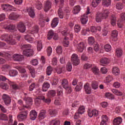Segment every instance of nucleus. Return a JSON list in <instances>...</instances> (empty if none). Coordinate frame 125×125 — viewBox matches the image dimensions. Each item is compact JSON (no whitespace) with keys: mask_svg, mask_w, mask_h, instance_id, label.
Listing matches in <instances>:
<instances>
[{"mask_svg":"<svg viewBox=\"0 0 125 125\" xmlns=\"http://www.w3.org/2000/svg\"><path fill=\"white\" fill-rule=\"evenodd\" d=\"M32 47V45L31 44H23L21 47V49H23V54L25 56H27V57H30L31 56H33L34 55V51L31 49Z\"/></svg>","mask_w":125,"mask_h":125,"instance_id":"nucleus-1","label":"nucleus"},{"mask_svg":"<svg viewBox=\"0 0 125 125\" xmlns=\"http://www.w3.org/2000/svg\"><path fill=\"white\" fill-rule=\"evenodd\" d=\"M110 12L108 10H104L102 13H98L96 15V21L98 23L101 22L103 19H107Z\"/></svg>","mask_w":125,"mask_h":125,"instance_id":"nucleus-2","label":"nucleus"},{"mask_svg":"<svg viewBox=\"0 0 125 125\" xmlns=\"http://www.w3.org/2000/svg\"><path fill=\"white\" fill-rule=\"evenodd\" d=\"M71 61L73 62V65L75 66H78L80 64V59L78 55L73 54L71 56Z\"/></svg>","mask_w":125,"mask_h":125,"instance_id":"nucleus-3","label":"nucleus"},{"mask_svg":"<svg viewBox=\"0 0 125 125\" xmlns=\"http://www.w3.org/2000/svg\"><path fill=\"white\" fill-rule=\"evenodd\" d=\"M89 11H90V9H89V7H87L86 14H84L83 16V17H82L81 19V22L83 25L86 24V22H87V15L90 13Z\"/></svg>","mask_w":125,"mask_h":125,"instance_id":"nucleus-4","label":"nucleus"},{"mask_svg":"<svg viewBox=\"0 0 125 125\" xmlns=\"http://www.w3.org/2000/svg\"><path fill=\"white\" fill-rule=\"evenodd\" d=\"M2 98L5 105H9L11 102V98L6 94H3Z\"/></svg>","mask_w":125,"mask_h":125,"instance_id":"nucleus-5","label":"nucleus"},{"mask_svg":"<svg viewBox=\"0 0 125 125\" xmlns=\"http://www.w3.org/2000/svg\"><path fill=\"white\" fill-rule=\"evenodd\" d=\"M12 58L14 61L21 62L24 60V56L19 54H16L13 55Z\"/></svg>","mask_w":125,"mask_h":125,"instance_id":"nucleus-6","label":"nucleus"},{"mask_svg":"<svg viewBox=\"0 0 125 125\" xmlns=\"http://www.w3.org/2000/svg\"><path fill=\"white\" fill-rule=\"evenodd\" d=\"M29 117L31 121H35L37 119V117H38V113L35 110H31L29 114Z\"/></svg>","mask_w":125,"mask_h":125,"instance_id":"nucleus-7","label":"nucleus"},{"mask_svg":"<svg viewBox=\"0 0 125 125\" xmlns=\"http://www.w3.org/2000/svg\"><path fill=\"white\" fill-rule=\"evenodd\" d=\"M26 68L29 70L31 77L35 78L36 77V69H35V68L31 65H27Z\"/></svg>","mask_w":125,"mask_h":125,"instance_id":"nucleus-8","label":"nucleus"},{"mask_svg":"<svg viewBox=\"0 0 125 125\" xmlns=\"http://www.w3.org/2000/svg\"><path fill=\"white\" fill-rule=\"evenodd\" d=\"M50 8H51V2L48 0L45 2L44 5V11L47 12V11H48Z\"/></svg>","mask_w":125,"mask_h":125,"instance_id":"nucleus-9","label":"nucleus"},{"mask_svg":"<svg viewBox=\"0 0 125 125\" xmlns=\"http://www.w3.org/2000/svg\"><path fill=\"white\" fill-rule=\"evenodd\" d=\"M18 29L21 33H24L25 31H26V26H25L24 23L20 22L18 24Z\"/></svg>","mask_w":125,"mask_h":125,"instance_id":"nucleus-10","label":"nucleus"},{"mask_svg":"<svg viewBox=\"0 0 125 125\" xmlns=\"http://www.w3.org/2000/svg\"><path fill=\"white\" fill-rule=\"evenodd\" d=\"M84 89L86 94H90L91 93V88L89 86V83H86L84 85Z\"/></svg>","mask_w":125,"mask_h":125,"instance_id":"nucleus-11","label":"nucleus"},{"mask_svg":"<svg viewBox=\"0 0 125 125\" xmlns=\"http://www.w3.org/2000/svg\"><path fill=\"white\" fill-rule=\"evenodd\" d=\"M122 122L123 119H122V117H118L114 119L113 124L114 125H121V124H122Z\"/></svg>","mask_w":125,"mask_h":125,"instance_id":"nucleus-12","label":"nucleus"},{"mask_svg":"<svg viewBox=\"0 0 125 125\" xmlns=\"http://www.w3.org/2000/svg\"><path fill=\"white\" fill-rule=\"evenodd\" d=\"M27 10L29 16L31 17V18H35V16H36V13H35V11H34L33 8L29 7L27 9Z\"/></svg>","mask_w":125,"mask_h":125,"instance_id":"nucleus-13","label":"nucleus"},{"mask_svg":"<svg viewBox=\"0 0 125 125\" xmlns=\"http://www.w3.org/2000/svg\"><path fill=\"white\" fill-rule=\"evenodd\" d=\"M27 116H28V111H25L21 112V113L18 116V118H19V119H21V120H25V119L27 118Z\"/></svg>","mask_w":125,"mask_h":125,"instance_id":"nucleus-14","label":"nucleus"},{"mask_svg":"<svg viewBox=\"0 0 125 125\" xmlns=\"http://www.w3.org/2000/svg\"><path fill=\"white\" fill-rule=\"evenodd\" d=\"M46 114V111L45 110H42L41 111V112L40 113L39 115V119L40 120H43L44 118H45V115Z\"/></svg>","mask_w":125,"mask_h":125,"instance_id":"nucleus-15","label":"nucleus"},{"mask_svg":"<svg viewBox=\"0 0 125 125\" xmlns=\"http://www.w3.org/2000/svg\"><path fill=\"white\" fill-rule=\"evenodd\" d=\"M19 16H20L15 13H12L9 16V19H10V20H16V19L19 18Z\"/></svg>","mask_w":125,"mask_h":125,"instance_id":"nucleus-16","label":"nucleus"},{"mask_svg":"<svg viewBox=\"0 0 125 125\" xmlns=\"http://www.w3.org/2000/svg\"><path fill=\"white\" fill-rule=\"evenodd\" d=\"M56 95V91L54 90H51L48 92L47 96L50 98H52Z\"/></svg>","mask_w":125,"mask_h":125,"instance_id":"nucleus-17","label":"nucleus"},{"mask_svg":"<svg viewBox=\"0 0 125 125\" xmlns=\"http://www.w3.org/2000/svg\"><path fill=\"white\" fill-rule=\"evenodd\" d=\"M59 22V20L58 18H55L52 21V23L51 24L52 28H55L58 25V23Z\"/></svg>","mask_w":125,"mask_h":125,"instance_id":"nucleus-18","label":"nucleus"},{"mask_svg":"<svg viewBox=\"0 0 125 125\" xmlns=\"http://www.w3.org/2000/svg\"><path fill=\"white\" fill-rule=\"evenodd\" d=\"M84 48H85V47L84 46V43L83 42H81L78 44V49L79 52H82Z\"/></svg>","mask_w":125,"mask_h":125,"instance_id":"nucleus-19","label":"nucleus"},{"mask_svg":"<svg viewBox=\"0 0 125 125\" xmlns=\"http://www.w3.org/2000/svg\"><path fill=\"white\" fill-rule=\"evenodd\" d=\"M50 87V84L49 83H47V82H45L42 86V91H47L48 88Z\"/></svg>","mask_w":125,"mask_h":125,"instance_id":"nucleus-20","label":"nucleus"},{"mask_svg":"<svg viewBox=\"0 0 125 125\" xmlns=\"http://www.w3.org/2000/svg\"><path fill=\"white\" fill-rule=\"evenodd\" d=\"M100 63L104 65H108L110 63V60L107 58H102L100 60Z\"/></svg>","mask_w":125,"mask_h":125,"instance_id":"nucleus-21","label":"nucleus"},{"mask_svg":"<svg viewBox=\"0 0 125 125\" xmlns=\"http://www.w3.org/2000/svg\"><path fill=\"white\" fill-rule=\"evenodd\" d=\"M0 87L2 88V89H4V90H7L9 86H8V84L7 83L1 82L0 83Z\"/></svg>","mask_w":125,"mask_h":125,"instance_id":"nucleus-22","label":"nucleus"},{"mask_svg":"<svg viewBox=\"0 0 125 125\" xmlns=\"http://www.w3.org/2000/svg\"><path fill=\"white\" fill-rule=\"evenodd\" d=\"M16 69L18 70V71L21 73V74H25V73H27V71L26 69L24 68L22 66H16Z\"/></svg>","mask_w":125,"mask_h":125,"instance_id":"nucleus-23","label":"nucleus"},{"mask_svg":"<svg viewBox=\"0 0 125 125\" xmlns=\"http://www.w3.org/2000/svg\"><path fill=\"white\" fill-rule=\"evenodd\" d=\"M112 73L115 76L120 75V69L118 67H114L112 69Z\"/></svg>","mask_w":125,"mask_h":125,"instance_id":"nucleus-24","label":"nucleus"},{"mask_svg":"<svg viewBox=\"0 0 125 125\" xmlns=\"http://www.w3.org/2000/svg\"><path fill=\"white\" fill-rule=\"evenodd\" d=\"M80 11H81V6L77 5L74 7L72 12L74 14H78Z\"/></svg>","mask_w":125,"mask_h":125,"instance_id":"nucleus-25","label":"nucleus"},{"mask_svg":"<svg viewBox=\"0 0 125 125\" xmlns=\"http://www.w3.org/2000/svg\"><path fill=\"white\" fill-rule=\"evenodd\" d=\"M52 71H53V68H52L51 66H48L47 67L46 71L47 76H50L51 75V73H52Z\"/></svg>","mask_w":125,"mask_h":125,"instance_id":"nucleus-26","label":"nucleus"},{"mask_svg":"<svg viewBox=\"0 0 125 125\" xmlns=\"http://www.w3.org/2000/svg\"><path fill=\"white\" fill-rule=\"evenodd\" d=\"M91 86L93 89H97L98 88V82L96 81H93L91 83Z\"/></svg>","mask_w":125,"mask_h":125,"instance_id":"nucleus-27","label":"nucleus"},{"mask_svg":"<svg viewBox=\"0 0 125 125\" xmlns=\"http://www.w3.org/2000/svg\"><path fill=\"white\" fill-rule=\"evenodd\" d=\"M83 88V83L80 82L75 87L76 91H80Z\"/></svg>","mask_w":125,"mask_h":125,"instance_id":"nucleus-28","label":"nucleus"},{"mask_svg":"<svg viewBox=\"0 0 125 125\" xmlns=\"http://www.w3.org/2000/svg\"><path fill=\"white\" fill-rule=\"evenodd\" d=\"M102 0H93L92 1V5L93 7H96L100 2H101Z\"/></svg>","mask_w":125,"mask_h":125,"instance_id":"nucleus-29","label":"nucleus"},{"mask_svg":"<svg viewBox=\"0 0 125 125\" xmlns=\"http://www.w3.org/2000/svg\"><path fill=\"white\" fill-rule=\"evenodd\" d=\"M55 33H54V32L52 30H50L47 34V39L48 40H51L52 39V37L54 35Z\"/></svg>","mask_w":125,"mask_h":125,"instance_id":"nucleus-30","label":"nucleus"},{"mask_svg":"<svg viewBox=\"0 0 125 125\" xmlns=\"http://www.w3.org/2000/svg\"><path fill=\"white\" fill-rule=\"evenodd\" d=\"M60 2L61 3V4L60 5V8L58 9V14H59L60 13H64V12H63V10H62V6H63V3L64 2V0H60Z\"/></svg>","mask_w":125,"mask_h":125,"instance_id":"nucleus-31","label":"nucleus"},{"mask_svg":"<svg viewBox=\"0 0 125 125\" xmlns=\"http://www.w3.org/2000/svg\"><path fill=\"white\" fill-rule=\"evenodd\" d=\"M9 74L10 77H15L18 75V72L17 70H12L9 71Z\"/></svg>","mask_w":125,"mask_h":125,"instance_id":"nucleus-32","label":"nucleus"},{"mask_svg":"<svg viewBox=\"0 0 125 125\" xmlns=\"http://www.w3.org/2000/svg\"><path fill=\"white\" fill-rule=\"evenodd\" d=\"M116 53L117 57H121L123 55V50L121 48H117L116 50Z\"/></svg>","mask_w":125,"mask_h":125,"instance_id":"nucleus-33","label":"nucleus"},{"mask_svg":"<svg viewBox=\"0 0 125 125\" xmlns=\"http://www.w3.org/2000/svg\"><path fill=\"white\" fill-rule=\"evenodd\" d=\"M111 24L112 25V26H115L116 25V16L112 15L111 17Z\"/></svg>","mask_w":125,"mask_h":125,"instance_id":"nucleus-34","label":"nucleus"},{"mask_svg":"<svg viewBox=\"0 0 125 125\" xmlns=\"http://www.w3.org/2000/svg\"><path fill=\"white\" fill-rule=\"evenodd\" d=\"M69 38H67V37H65L63 39V45L64 46H66V47H68L69 45Z\"/></svg>","mask_w":125,"mask_h":125,"instance_id":"nucleus-35","label":"nucleus"},{"mask_svg":"<svg viewBox=\"0 0 125 125\" xmlns=\"http://www.w3.org/2000/svg\"><path fill=\"white\" fill-rule=\"evenodd\" d=\"M111 4V0H103L104 6H109Z\"/></svg>","mask_w":125,"mask_h":125,"instance_id":"nucleus-36","label":"nucleus"},{"mask_svg":"<svg viewBox=\"0 0 125 125\" xmlns=\"http://www.w3.org/2000/svg\"><path fill=\"white\" fill-rule=\"evenodd\" d=\"M112 91L113 93H114V94H116V95H118L119 96L123 95V93L122 92L116 89H113Z\"/></svg>","mask_w":125,"mask_h":125,"instance_id":"nucleus-37","label":"nucleus"},{"mask_svg":"<svg viewBox=\"0 0 125 125\" xmlns=\"http://www.w3.org/2000/svg\"><path fill=\"white\" fill-rule=\"evenodd\" d=\"M5 29H7L8 31H14L15 30V25L13 24H10L7 26Z\"/></svg>","mask_w":125,"mask_h":125,"instance_id":"nucleus-38","label":"nucleus"},{"mask_svg":"<svg viewBox=\"0 0 125 125\" xmlns=\"http://www.w3.org/2000/svg\"><path fill=\"white\" fill-rule=\"evenodd\" d=\"M94 38L93 37H90L88 39V42L90 45H92L95 42Z\"/></svg>","mask_w":125,"mask_h":125,"instance_id":"nucleus-39","label":"nucleus"},{"mask_svg":"<svg viewBox=\"0 0 125 125\" xmlns=\"http://www.w3.org/2000/svg\"><path fill=\"white\" fill-rule=\"evenodd\" d=\"M84 107L83 106H81L79 108L78 110V113L82 115V114H83L84 113Z\"/></svg>","mask_w":125,"mask_h":125,"instance_id":"nucleus-40","label":"nucleus"},{"mask_svg":"<svg viewBox=\"0 0 125 125\" xmlns=\"http://www.w3.org/2000/svg\"><path fill=\"white\" fill-rule=\"evenodd\" d=\"M50 125H60V121L59 120H53L50 123Z\"/></svg>","mask_w":125,"mask_h":125,"instance_id":"nucleus-41","label":"nucleus"},{"mask_svg":"<svg viewBox=\"0 0 125 125\" xmlns=\"http://www.w3.org/2000/svg\"><path fill=\"white\" fill-rule=\"evenodd\" d=\"M118 31L113 30L111 33L112 38H113V39H117V37H118Z\"/></svg>","mask_w":125,"mask_h":125,"instance_id":"nucleus-42","label":"nucleus"},{"mask_svg":"<svg viewBox=\"0 0 125 125\" xmlns=\"http://www.w3.org/2000/svg\"><path fill=\"white\" fill-rule=\"evenodd\" d=\"M42 43L41 41L38 42V44H37V49L38 51H40L42 50Z\"/></svg>","mask_w":125,"mask_h":125,"instance_id":"nucleus-43","label":"nucleus"},{"mask_svg":"<svg viewBox=\"0 0 125 125\" xmlns=\"http://www.w3.org/2000/svg\"><path fill=\"white\" fill-rule=\"evenodd\" d=\"M40 31V27L38 25L34 26L32 28V32H34V33H38Z\"/></svg>","mask_w":125,"mask_h":125,"instance_id":"nucleus-44","label":"nucleus"},{"mask_svg":"<svg viewBox=\"0 0 125 125\" xmlns=\"http://www.w3.org/2000/svg\"><path fill=\"white\" fill-rule=\"evenodd\" d=\"M32 102H33V99L30 97H28L26 100V103L27 105H32Z\"/></svg>","mask_w":125,"mask_h":125,"instance_id":"nucleus-45","label":"nucleus"},{"mask_svg":"<svg viewBox=\"0 0 125 125\" xmlns=\"http://www.w3.org/2000/svg\"><path fill=\"white\" fill-rule=\"evenodd\" d=\"M92 70L95 75H98L99 74V69L96 66L94 67Z\"/></svg>","mask_w":125,"mask_h":125,"instance_id":"nucleus-46","label":"nucleus"},{"mask_svg":"<svg viewBox=\"0 0 125 125\" xmlns=\"http://www.w3.org/2000/svg\"><path fill=\"white\" fill-rule=\"evenodd\" d=\"M24 39L26 41H28V42H32V41H33V37L29 35H25Z\"/></svg>","mask_w":125,"mask_h":125,"instance_id":"nucleus-47","label":"nucleus"},{"mask_svg":"<svg viewBox=\"0 0 125 125\" xmlns=\"http://www.w3.org/2000/svg\"><path fill=\"white\" fill-rule=\"evenodd\" d=\"M74 31L76 33H79L81 31V26L78 24L75 25L74 26Z\"/></svg>","mask_w":125,"mask_h":125,"instance_id":"nucleus-48","label":"nucleus"},{"mask_svg":"<svg viewBox=\"0 0 125 125\" xmlns=\"http://www.w3.org/2000/svg\"><path fill=\"white\" fill-rule=\"evenodd\" d=\"M66 70L68 72H71L72 71V65L71 62H68L66 65Z\"/></svg>","mask_w":125,"mask_h":125,"instance_id":"nucleus-49","label":"nucleus"},{"mask_svg":"<svg viewBox=\"0 0 125 125\" xmlns=\"http://www.w3.org/2000/svg\"><path fill=\"white\" fill-rule=\"evenodd\" d=\"M49 114L51 116H55L57 114V112L55 109L49 110Z\"/></svg>","mask_w":125,"mask_h":125,"instance_id":"nucleus-50","label":"nucleus"},{"mask_svg":"<svg viewBox=\"0 0 125 125\" xmlns=\"http://www.w3.org/2000/svg\"><path fill=\"white\" fill-rule=\"evenodd\" d=\"M7 119V116L4 114H0V120L5 121Z\"/></svg>","mask_w":125,"mask_h":125,"instance_id":"nucleus-51","label":"nucleus"},{"mask_svg":"<svg viewBox=\"0 0 125 125\" xmlns=\"http://www.w3.org/2000/svg\"><path fill=\"white\" fill-rule=\"evenodd\" d=\"M56 51L57 53H62L63 51V48H62V46H59L56 48Z\"/></svg>","mask_w":125,"mask_h":125,"instance_id":"nucleus-52","label":"nucleus"},{"mask_svg":"<svg viewBox=\"0 0 125 125\" xmlns=\"http://www.w3.org/2000/svg\"><path fill=\"white\" fill-rule=\"evenodd\" d=\"M81 59L83 61H87V60H88V57H87L86 55H85V54L83 53L81 56Z\"/></svg>","mask_w":125,"mask_h":125,"instance_id":"nucleus-53","label":"nucleus"},{"mask_svg":"<svg viewBox=\"0 0 125 125\" xmlns=\"http://www.w3.org/2000/svg\"><path fill=\"white\" fill-rule=\"evenodd\" d=\"M111 45H110V44H107L106 45H105L104 46V49L105 50V51H110L111 50Z\"/></svg>","mask_w":125,"mask_h":125,"instance_id":"nucleus-54","label":"nucleus"},{"mask_svg":"<svg viewBox=\"0 0 125 125\" xmlns=\"http://www.w3.org/2000/svg\"><path fill=\"white\" fill-rule=\"evenodd\" d=\"M11 86L13 89L16 90L17 89H20L21 87L20 86L17 85V84H11Z\"/></svg>","mask_w":125,"mask_h":125,"instance_id":"nucleus-55","label":"nucleus"},{"mask_svg":"<svg viewBox=\"0 0 125 125\" xmlns=\"http://www.w3.org/2000/svg\"><path fill=\"white\" fill-rule=\"evenodd\" d=\"M47 52L48 56H50V55H51V53H52V48H51V47L49 46L47 48Z\"/></svg>","mask_w":125,"mask_h":125,"instance_id":"nucleus-56","label":"nucleus"},{"mask_svg":"<svg viewBox=\"0 0 125 125\" xmlns=\"http://www.w3.org/2000/svg\"><path fill=\"white\" fill-rule=\"evenodd\" d=\"M8 6V4H3L1 5V8L2 10L4 11H7V7Z\"/></svg>","mask_w":125,"mask_h":125,"instance_id":"nucleus-57","label":"nucleus"},{"mask_svg":"<svg viewBox=\"0 0 125 125\" xmlns=\"http://www.w3.org/2000/svg\"><path fill=\"white\" fill-rule=\"evenodd\" d=\"M63 88H64L65 89H66V90L67 91L68 93H71V92H72V88L70 86H63Z\"/></svg>","mask_w":125,"mask_h":125,"instance_id":"nucleus-58","label":"nucleus"},{"mask_svg":"<svg viewBox=\"0 0 125 125\" xmlns=\"http://www.w3.org/2000/svg\"><path fill=\"white\" fill-rule=\"evenodd\" d=\"M36 87V83H33L32 84H31L29 88V90L30 91H33V90L34 89V88H35Z\"/></svg>","mask_w":125,"mask_h":125,"instance_id":"nucleus-59","label":"nucleus"},{"mask_svg":"<svg viewBox=\"0 0 125 125\" xmlns=\"http://www.w3.org/2000/svg\"><path fill=\"white\" fill-rule=\"evenodd\" d=\"M4 39L5 40H7V42H8V41H10V40H13L12 36V35L8 36L7 34H5Z\"/></svg>","mask_w":125,"mask_h":125,"instance_id":"nucleus-60","label":"nucleus"},{"mask_svg":"<svg viewBox=\"0 0 125 125\" xmlns=\"http://www.w3.org/2000/svg\"><path fill=\"white\" fill-rule=\"evenodd\" d=\"M117 9H122L123 8V4L122 3L118 2L116 5Z\"/></svg>","mask_w":125,"mask_h":125,"instance_id":"nucleus-61","label":"nucleus"},{"mask_svg":"<svg viewBox=\"0 0 125 125\" xmlns=\"http://www.w3.org/2000/svg\"><path fill=\"white\" fill-rule=\"evenodd\" d=\"M62 84L63 85V87L64 86H67L66 85H68V81H67L66 79L63 80L62 82Z\"/></svg>","mask_w":125,"mask_h":125,"instance_id":"nucleus-62","label":"nucleus"},{"mask_svg":"<svg viewBox=\"0 0 125 125\" xmlns=\"http://www.w3.org/2000/svg\"><path fill=\"white\" fill-rule=\"evenodd\" d=\"M94 50H95V51H98V50H99V44H98V43H96L94 44Z\"/></svg>","mask_w":125,"mask_h":125,"instance_id":"nucleus-63","label":"nucleus"},{"mask_svg":"<svg viewBox=\"0 0 125 125\" xmlns=\"http://www.w3.org/2000/svg\"><path fill=\"white\" fill-rule=\"evenodd\" d=\"M8 43L9 44H11L12 45L13 44H15L16 43V42L14 39L10 40L7 41Z\"/></svg>","mask_w":125,"mask_h":125,"instance_id":"nucleus-64","label":"nucleus"}]
</instances>
